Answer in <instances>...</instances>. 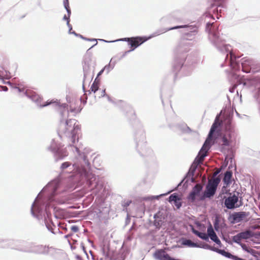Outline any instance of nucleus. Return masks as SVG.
<instances>
[{
  "mask_svg": "<svg viewBox=\"0 0 260 260\" xmlns=\"http://www.w3.org/2000/svg\"><path fill=\"white\" fill-rule=\"evenodd\" d=\"M172 204H173L178 209H180L182 205V202L180 198Z\"/></svg>",
  "mask_w": 260,
  "mask_h": 260,
  "instance_id": "obj_47",
  "label": "nucleus"
},
{
  "mask_svg": "<svg viewBox=\"0 0 260 260\" xmlns=\"http://www.w3.org/2000/svg\"><path fill=\"white\" fill-rule=\"evenodd\" d=\"M71 230L73 233H77L79 231V229L78 226L76 225H73L71 226Z\"/></svg>",
  "mask_w": 260,
  "mask_h": 260,
  "instance_id": "obj_51",
  "label": "nucleus"
},
{
  "mask_svg": "<svg viewBox=\"0 0 260 260\" xmlns=\"http://www.w3.org/2000/svg\"><path fill=\"white\" fill-rule=\"evenodd\" d=\"M237 86H232L230 87L229 89V90L231 93H234L235 92V89Z\"/></svg>",
  "mask_w": 260,
  "mask_h": 260,
  "instance_id": "obj_62",
  "label": "nucleus"
},
{
  "mask_svg": "<svg viewBox=\"0 0 260 260\" xmlns=\"http://www.w3.org/2000/svg\"><path fill=\"white\" fill-rule=\"evenodd\" d=\"M56 249L52 247L44 245H36L34 243L32 250L29 251L31 253L37 254L50 255L53 256L55 255Z\"/></svg>",
  "mask_w": 260,
  "mask_h": 260,
  "instance_id": "obj_17",
  "label": "nucleus"
},
{
  "mask_svg": "<svg viewBox=\"0 0 260 260\" xmlns=\"http://www.w3.org/2000/svg\"><path fill=\"white\" fill-rule=\"evenodd\" d=\"M211 246L210 245L205 244V245H200V247H199L198 248H204V249H208V250H210L211 249Z\"/></svg>",
  "mask_w": 260,
  "mask_h": 260,
  "instance_id": "obj_53",
  "label": "nucleus"
},
{
  "mask_svg": "<svg viewBox=\"0 0 260 260\" xmlns=\"http://www.w3.org/2000/svg\"><path fill=\"white\" fill-rule=\"evenodd\" d=\"M210 239L212 241L214 242L219 247H222V244L220 240L217 237V235H216V236H213Z\"/></svg>",
  "mask_w": 260,
  "mask_h": 260,
  "instance_id": "obj_42",
  "label": "nucleus"
},
{
  "mask_svg": "<svg viewBox=\"0 0 260 260\" xmlns=\"http://www.w3.org/2000/svg\"><path fill=\"white\" fill-rule=\"evenodd\" d=\"M63 4L64 8L67 11L68 16L70 17L71 15V10L70 7L69 0H63Z\"/></svg>",
  "mask_w": 260,
  "mask_h": 260,
  "instance_id": "obj_36",
  "label": "nucleus"
},
{
  "mask_svg": "<svg viewBox=\"0 0 260 260\" xmlns=\"http://www.w3.org/2000/svg\"><path fill=\"white\" fill-rule=\"evenodd\" d=\"M102 252L103 255L105 256V260H117V257L116 255L115 252L111 250L109 247L106 248L103 247L102 248Z\"/></svg>",
  "mask_w": 260,
  "mask_h": 260,
  "instance_id": "obj_24",
  "label": "nucleus"
},
{
  "mask_svg": "<svg viewBox=\"0 0 260 260\" xmlns=\"http://www.w3.org/2000/svg\"><path fill=\"white\" fill-rule=\"evenodd\" d=\"M191 47V43L185 40L181 39L178 43L175 50L176 56L173 65V71L174 72V79L180 72H183L182 75L187 76L190 74L191 69L184 66V63L186 58V56L184 53L189 51Z\"/></svg>",
  "mask_w": 260,
  "mask_h": 260,
  "instance_id": "obj_4",
  "label": "nucleus"
},
{
  "mask_svg": "<svg viewBox=\"0 0 260 260\" xmlns=\"http://www.w3.org/2000/svg\"><path fill=\"white\" fill-rule=\"evenodd\" d=\"M217 119V117H215V119L211 126V128L207 136L206 140L204 142L200 150L198 152V155H197L194 160L191 164L188 170V174H187V175L190 174H191V175H192L193 174H194L198 168L199 165L201 162V160L204 159L205 157L207 156V152L211 147V145L210 144L209 141L212 139L213 135L218 127V124L216 123Z\"/></svg>",
  "mask_w": 260,
  "mask_h": 260,
  "instance_id": "obj_7",
  "label": "nucleus"
},
{
  "mask_svg": "<svg viewBox=\"0 0 260 260\" xmlns=\"http://www.w3.org/2000/svg\"><path fill=\"white\" fill-rule=\"evenodd\" d=\"M249 215L248 212L240 211L234 212L229 215L228 219L232 224L238 223L243 221Z\"/></svg>",
  "mask_w": 260,
  "mask_h": 260,
  "instance_id": "obj_21",
  "label": "nucleus"
},
{
  "mask_svg": "<svg viewBox=\"0 0 260 260\" xmlns=\"http://www.w3.org/2000/svg\"><path fill=\"white\" fill-rule=\"evenodd\" d=\"M15 88L17 89L19 93H22L23 95L26 96L28 99H30L32 101L35 102L37 105V106L41 108L47 107L51 104L54 103L55 105L58 106L60 109V123H62L63 120V111L66 110L68 106L67 104L63 103L61 104L59 102V101L56 100L55 101H53V100L50 101H47L43 104H41V102L42 100V98L40 95L36 93L35 91L28 89H25L24 88H20L18 87H15Z\"/></svg>",
  "mask_w": 260,
  "mask_h": 260,
  "instance_id": "obj_8",
  "label": "nucleus"
},
{
  "mask_svg": "<svg viewBox=\"0 0 260 260\" xmlns=\"http://www.w3.org/2000/svg\"><path fill=\"white\" fill-rule=\"evenodd\" d=\"M92 64V60L90 58H85L83 59L82 66L84 81L88 80L91 81L92 80L94 76L93 71L94 67Z\"/></svg>",
  "mask_w": 260,
  "mask_h": 260,
  "instance_id": "obj_16",
  "label": "nucleus"
},
{
  "mask_svg": "<svg viewBox=\"0 0 260 260\" xmlns=\"http://www.w3.org/2000/svg\"><path fill=\"white\" fill-rule=\"evenodd\" d=\"M135 124L133 136L136 151L142 157H153V150L147 146L145 132L142 124L136 120Z\"/></svg>",
  "mask_w": 260,
  "mask_h": 260,
  "instance_id": "obj_5",
  "label": "nucleus"
},
{
  "mask_svg": "<svg viewBox=\"0 0 260 260\" xmlns=\"http://www.w3.org/2000/svg\"><path fill=\"white\" fill-rule=\"evenodd\" d=\"M1 90L4 91H7L8 90V88L7 86H0Z\"/></svg>",
  "mask_w": 260,
  "mask_h": 260,
  "instance_id": "obj_63",
  "label": "nucleus"
},
{
  "mask_svg": "<svg viewBox=\"0 0 260 260\" xmlns=\"http://www.w3.org/2000/svg\"><path fill=\"white\" fill-rule=\"evenodd\" d=\"M221 239L225 241L226 242L228 243L229 244H232V242H231L230 240V237L229 236H228V237H225L224 236H222L221 237Z\"/></svg>",
  "mask_w": 260,
  "mask_h": 260,
  "instance_id": "obj_54",
  "label": "nucleus"
},
{
  "mask_svg": "<svg viewBox=\"0 0 260 260\" xmlns=\"http://www.w3.org/2000/svg\"><path fill=\"white\" fill-rule=\"evenodd\" d=\"M102 204H101L100 206L99 207V209H98V212L96 213L97 216L100 217L102 216V214L103 213V211H104L106 213L109 212V209L108 208L105 207L104 209L103 207H101Z\"/></svg>",
  "mask_w": 260,
  "mask_h": 260,
  "instance_id": "obj_39",
  "label": "nucleus"
},
{
  "mask_svg": "<svg viewBox=\"0 0 260 260\" xmlns=\"http://www.w3.org/2000/svg\"><path fill=\"white\" fill-rule=\"evenodd\" d=\"M113 58L111 59L110 60L109 63L107 65H106L103 69L104 70V72L105 71L106 74L108 75L114 68L116 62V61H112Z\"/></svg>",
  "mask_w": 260,
  "mask_h": 260,
  "instance_id": "obj_33",
  "label": "nucleus"
},
{
  "mask_svg": "<svg viewBox=\"0 0 260 260\" xmlns=\"http://www.w3.org/2000/svg\"><path fill=\"white\" fill-rule=\"evenodd\" d=\"M252 96L257 103L258 109L260 110V77L259 76H253L248 79Z\"/></svg>",
  "mask_w": 260,
  "mask_h": 260,
  "instance_id": "obj_15",
  "label": "nucleus"
},
{
  "mask_svg": "<svg viewBox=\"0 0 260 260\" xmlns=\"http://www.w3.org/2000/svg\"><path fill=\"white\" fill-rule=\"evenodd\" d=\"M62 19L67 21V24H68V22H69V23L70 22V17L68 16V15L66 14L64 15Z\"/></svg>",
  "mask_w": 260,
  "mask_h": 260,
  "instance_id": "obj_57",
  "label": "nucleus"
},
{
  "mask_svg": "<svg viewBox=\"0 0 260 260\" xmlns=\"http://www.w3.org/2000/svg\"><path fill=\"white\" fill-rule=\"evenodd\" d=\"M179 243L181 244V246H187L188 247H199L200 245L197 243L192 242L189 239L186 238H181L179 240Z\"/></svg>",
  "mask_w": 260,
  "mask_h": 260,
  "instance_id": "obj_30",
  "label": "nucleus"
},
{
  "mask_svg": "<svg viewBox=\"0 0 260 260\" xmlns=\"http://www.w3.org/2000/svg\"><path fill=\"white\" fill-rule=\"evenodd\" d=\"M33 246V243L24 242V244L21 247H18L15 249L21 252L31 253L29 251L32 250Z\"/></svg>",
  "mask_w": 260,
  "mask_h": 260,
  "instance_id": "obj_32",
  "label": "nucleus"
},
{
  "mask_svg": "<svg viewBox=\"0 0 260 260\" xmlns=\"http://www.w3.org/2000/svg\"><path fill=\"white\" fill-rule=\"evenodd\" d=\"M218 254L221 255L222 256L228 258L229 259H232L234 255L232 254L231 252H230L228 251H225L224 249H220Z\"/></svg>",
  "mask_w": 260,
  "mask_h": 260,
  "instance_id": "obj_34",
  "label": "nucleus"
},
{
  "mask_svg": "<svg viewBox=\"0 0 260 260\" xmlns=\"http://www.w3.org/2000/svg\"><path fill=\"white\" fill-rule=\"evenodd\" d=\"M221 179L219 177L209 180L204 192L201 195L200 201H203L207 199H212L216 194L218 185Z\"/></svg>",
  "mask_w": 260,
  "mask_h": 260,
  "instance_id": "obj_12",
  "label": "nucleus"
},
{
  "mask_svg": "<svg viewBox=\"0 0 260 260\" xmlns=\"http://www.w3.org/2000/svg\"><path fill=\"white\" fill-rule=\"evenodd\" d=\"M156 37V36H153V33L151 34L150 36L148 37V38H144L143 41H141V42H138V43H136L134 44L129 43L128 46L131 47V49L127 51H125L124 52L127 54L128 53H130L132 51H133L135 50L137 48H138L139 46L141 45L143 43H145L148 40Z\"/></svg>",
  "mask_w": 260,
  "mask_h": 260,
  "instance_id": "obj_27",
  "label": "nucleus"
},
{
  "mask_svg": "<svg viewBox=\"0 0 260 260\" xmlns=\"http://www.w3.org/2000/svg\"><path fill=\"white\" fill-rule=\"evenodd\" d=\"M169 128L174 132L180 131L183 134H190L191 133H197L196 131H192L187 125L184 123H179L175 124L170 123L168 124Z\"/></svg>",
  "mask_w": 260,
  "mask_h": 260,
  "instance_id": "obj_19",
  "label": "nucleus"
},
{
  "mask_svg": "<svg viewBox=\"0 0 260 260\" xmlns=\"http://www.w3.org/2000/svg\"><path fill=\"white\" fill-rule=\"evenodd\" d=\"M100 79L99 78V77H96V78L94 79V81H93V82L92 83L100 85Z\"/></svg>",
  "mask_w": 260,
  "mask_h": 260,
  "instance_id": "obj_59",
  "label": "nucleus"
},
{
  "mask_svg": "<svg viewBox=\"0 0 260 260\" xmlns=\"http://www.w3.org/2000/svg\"><path fill=\"white\" fill-rule=\"evenodd\" d=\"M179 198V197L178 194L177 193H174L173 194H171L169 197L168 199V202L172 204L175 201H176L177 200H178Z\"/></svg>",
  "mask_w": 260,
  "mask_h": 260,
  "instance_id": "obj_37",
  "label": "nucleus"
},
{
  "mask_svg": "<svg viewBox=\"0 0 260 260\" xmlns=\"http://www.w3.org/2000/svg\"><path fill=\"white\" fill-rule=\"evenodd\" d=\"M59 122L60 127L62 124L64 126L63 130V134L66 137L71 139L73 144H75L76 140L78 141V139H76V138L78 135V131L80 129V125L76 124L77 120L75 119L65 120V117H64L63 122L62 123H60V121Z\"/></svg>",
  "mask_w": 260,
  "mask_h": 260,
  "instance_id": "obj_11",
  "label": "nucleus"
},
{
  "mask_svg": "<svg viewBox=\"0 0 260 260\" xmlns=\"http://www.w3.org/2000/svg\"><path fill=\"white\" fill-rule=\"evenodd\" d=\"M68 108V107H67ZM67 110V116L68 117L69 116V112H71V113H76V108H70V111H69L68 110V108L66 109V110L65 111H63V119H64V113ZM64 121V120H63ZM63 121L62 122V123L63 122Z\"/></svg>",
  "mask_w": 260,
  "mask_h": 260,
  "instance_id": "obj_49",
  "label": "nucleus"
},
{
  "mask_svg": "<svg viewBox=\"0 0 260 260\" xmlns=\"http://www.w3.org/2000/svg\"><path fill=\"white\" fill-rule=\"evenodd\" d=\"M239 235L240 236L242 239L247 240L252 237L258 239L260 238V232H257L256 233H254L250 231H245L239 233Z\"/></svg>",
  "mask_w": 260,
  "mask_h": 260,
  "instance_id": "obj_26",
  "label": "nucleus"
},
{
  "mask_svg": "<svg viewBox=\"0 0 260 260\" xmlns=\"http://www.w3.org/2000/svg\"><path fill=\"white\" fill-rule=\"evenodd\" d=\"M233 172L231 170H227L224 174L222 182L224 185L229 186L232 182Z\"/></svg>",
  "mask_w": 260,
  "mask_h": 260,
  "instance_id": "obj_31",
  "label": "nucleus"
},
{
  "mask_svg": "<svg viewBox=\"0 0 260 260\" xmlns=\"http://www.w3.org/2000/svg\"><path fill=\"white\" fill-rule=\"evenodd\" d=\"M188 174V172L185 174L183 179L181 180V181L178 184L177 187H179L183 183V187L184 188H186L188 186V185L191 183H193L194 182L195 180L193 178V176L194 174H193L192 175L191 174H189L187 175Z\"/></svg>",
  "mask_w": 260,
  "mask_h": 260,
  "instance_id": "obj_25",
  "label": "nucleus"
},
{
  "mask_svg": "<svg viewBox=\"0 0 260 260\" xmlns=\"http://www.w3.org/2000/svg\"><path fill=\"white\" fill-rule=\"evenodd\" d=\"M7 242V241L6 240H3V239H0V247H2V248H7V247H10V246L8 245V243L6 244L5 245L3 244V243H6ZM11 242H10L9 243V244Z\"/></svg>",
  "mask_w": 260,
  "mask_h": 260,
  "instance_id": "obj_50",
  "label": "nucleus"
},
{
  "mask_svg": "<svg viewBox=\"0 0 260 260\" xmlns=\"http://www.w3.org/2000/svg\"><path fill=\"white\" fill-rule=\"evenodd\" d=\"M47 149L53 153L56 161L62 160L68 155L66 148H63L60 144H57L53 139L52 140L50 146L48 147Z\"/></svg>",
  "mask_w": 260,
  "mask_h": 260,
  "instance_id": "obj_14",
  "label": "nucleus"
},
{
  "mask_svg": "<svg viewBox=\"0 0 260 260\" xmlns=\"http://www.w3.org/2000/svg\"><path fill=\"white\" fill-rule=\"evenodd\" d=\"M127 251H123L120 253L119 255L117 257V259L118 260H124L126 258V254H127Z\"/></svg>",
  "mask_w": 260,
  "mask_h": 260,
  "instance_id": "obj_48",
  "label": "nucleus"
},
{
  "mask_svg": "<svg viewBox=\"0 0 260 260\" xmlns=\"http://www.w3.org/2000/svg\"><path fill=\"white\" fill-rule=\"evenodd\" d=\"M219 115H217V117L216 123L218 127L214 133L219 135V131L218 129L220 128L221 131V140L222 142V146L220 148V151L222 152L224 149V147H229L231 146L233 142V138L235 134V125L233 122L232 118L229 117L224 120L219 122L218 119Z\"/></svg>",
  "mask_w": 260,
  "mask_h": 260,
  "instance_id": "obj_6",
  "label": "nucleus"
},
{
  "mask_svg": "<svg viewBox=\"0 0 260 260\" xmlns=\"http://www.w3.org/2000/svg\"><path fill=\"white\" fill-rule=\"evenodd\" d=\"M219 250H220V249H218V248H216L215 247H213V246H211V249L210 250L214 251V252H215L218 253Z\"/></svg>",
  "mask_w": 260,
  "mask_h": 260,
  "instance_id": "obj_58",
  "label": "nucleus"
},
{
  "mask_svg": "<svg viewBox=\"0 0 260 260\" xmlns=\"http://www.w3.org/2000/svg\"><path fill=\"white\" fill-rule=\"evenodd\" d=\"M86 41H89V42H96L94 44H93L92 46H91L87 50V52H88L89 50H90L91 48H92L93 47H94V46H95L98 44V42H98V39H97L87 38V39H86Z\"/></svg>",
  "mask_w": 260,
  "mask_h": 260,
  "instance_id": "obj_46",
  "label": "nucleus"
},
{
  "mask_svg": "<svg viewBox=\"0 0 260 260\" xmlns=\"http://www.w3.org/2000/svg\"><path fill=\"white\" fill-rule=\"evenodd\" d=\"M78 154L77 160L73 164L65 161L61 164L60 169L61 171L69 168L71 174L69 178L72 183L80 186L85 183L90 188L92 194L97 195L104 187V182L102 178L92 174L91 165L84 152H81L77 147H75Z\"/></svg>",
  "mask_w": 260,
  "mask_h": 260,
  "instance_id": "obj_2",
  "label": "nucleus"
},
{
  "mask_svg": "<svg viewBox=\"0 0 260 260\" xmlns=\"http://www.w3.org/2000/svg\"><path fill=\"white\" fill-rule=\"evenodd\" d=\"M224 167H222L221 168H220L219 169H218L217 171H216L214 173V175H213L214 177L213 178L217 177L216 176L222 171V170L224 169Z\"/></svg>",
  "mask_w": 260,
  "mask_h": 260,
  "instance_id": "obj_55",
  "label": "nucleus"
},
{
  "mask_svg": "<svg viewBox=\"0 0 260 260\" xmlns=\"http://www.w3.org/2000/svg\"><path fill=\"white\" fill-rule=\"evenodd\" d=\"M206 31L208 34V38L212 44L221 53L226 54L224 63L220 64L223 68L226 64L232 72L240 71L241 67L243 72L245 73H256L260 71V66L254 60L244 57L241 62L238 60L239 57L232 51V46L226 43V36L220 34L218 27L214 22H208L206 25Z\"/></svg>",
  "mask_w": 260,
  "mask_h": 260,
  "instance_id": "obj_1",
  "label": "nucleus"
},
{
  "mask_svg": "<svg viewBox=\"0 0 260 260\" xmlns=\"http://www.w3.org/2000/svg\"><path fill=\"white\" fill-rule=\"evenodd\" d=\"M61 186V181L59 177L49 182L41 191L46 192L47 195L44 199L36 206V212L33 209L35 202L31 205L30 209L31 215L39 220L44 218L46 228L54 235L57 234V232L55 231L56 226L52 221L50 209L52 207L53 204H63L66 203L65 200L58 196L63 191V189H60Z\"/></svg>",
  "mask_w": 260,
  "mask_h": 260,
  "instance_id": "obj_3",
  "label": "nucleus"
},
{
  "mask_svg": "<svg viewBox=\"0 0 260 260\" xmlns=\"http://www.w3.org/2000/svg\"><path fill=\"white\" fill-rule=\"evenodd\" d=\"M240 245L241 246L242 249L243 250H244L245 251H246V252H247L248 253H252V251H253V250L251 249L246 244L241 243V245Z\"/></svg>",
  "mask_w": 260,
  "mask_h": 260,
  "instance_id": "obj_45",
  "label": "nucleus"
},
{
  "mask_svg": "<svg viewBox=\"0 0 260 260\" xmlns=\"http://www.w3.org/2000/svg\"><path fill=\"white\" fill-rule=\"evenodd\" d=\"M80 245H81V247L82 249V250L83 251L84 253L85 254V255L87 256V258L89 259V256L87 254V252L86 250V248L84 246V244L83 242H81V244H80Z\"/></svg>",
  "mask_w": 260,
  "mask_h": 260,
  "instance_id": "obj_52",
  "label": "nucleus"
},
{
  "mask_svg": "<svg viewBox=\"0 0 260 260\" xmlns=\"http://www.w3.org/2000/svg\"><path fill=\"white\" fill-rule=\"evenodd\" d=\"M153 224L155 227L156 231L160 230L162 225L165 222V213L164 211H158L153 215Z\"/></svg>",
  "mask_w": 260,
  "mask_h": 260,
  "instance_id": "obj_20",
  "label": "nucleus"
},
{
  "mask_svg": "<svg viewBox=\"0 0 260 260\" xmlns=\"http://www.w3.org/2000/svg\"><path fill=\"white\" fill-rule=\"evenodd\" d=\"M130 222H131V218L129 217H128V216H127V217L125 219V225H128L130 223Z\"/></svg>",
  "mask_w": 260,
  "mask_h": 260,
  "instance_id": "obj_64",
  "label": "nucleus"
},
{
  "mask_svg": "<svg viewBox=\"0 0 260 260\" xmlns=\"http://www.w3.org/2000/svg\"><path fill=\"white\" fill-rule=\"evenodd\" d=\"M132 201L129 200H123L121 201V206L123 208V210H127V208L132 203Z\"/></svg>",
  "mask_w": 260,
  "mask_h": 260,
  "instance_id": "obj_38",
  "label": "nucleus"
},
{
  "mask_svg": "<svg viewBox=\"0 0 260 260\" xmlns=\"http://www.w3.org/2000/svg\"><path fill=\"white\" fill-rule=\"evenodd\" d=\"M144 38H148V37L136 36L131 38H123L111 41V42H116L119 41L127 42V44L128 45L129 43L134 44L136 43H138V42H141V41H143Z\"/></svg>",
  "mask_w": 260,
  "mask_h": 260,
  "instance_id": "obj_23",
  "label": "nucleus"
},
{
  "mask_svg": "<svg viewBox=\"0 0 260 260\" xmlns=\"http://www.w3.org/2000/svg\"><path fill=\"white\" fill-rule=\"evenodd\" d=\"M153 257L156 260H181L174 257H172L162 249H157L153 253Z\"/></svg>",
  "mask_w": 260,
  "mask_h": 260,
  "instance_id": "obj_22",
  "label": "nucleus"
},
{
  "mask_svg": "<svg viewBox=\"0 0 260 260\" xmlns=\"http://www.w3.org/2000/svg\"><path fill=\"white\" fill-rule=\"evenodd\" d=\"M198 237L202 240L209 241L208 236L205 232H200L198 234Z\"/></svg>",
  "mask_w": 260,
  "mask_h": 260,
  "instance_id": "obj_44",
  "label": "nucleus"
},
{
  "mask_svg": "<svg viewBox=\"0 0 260 260\" xmlns=\"http://www.w3.org/2000/svg\"><path fill=\"white\" fill-rule=\"evenodd\" d=\"M170 191H168L167 193H162L157 196H148L146 197H139L136 199V200L141 203L143 201H152L154 200H158L160 197H163L166 194L169 193Z\"/></svg>",
  "mask_w": 260,
  "mask_h": 260,
  "instance_id": "obj_29",
  "label": "nucleus"
},
{
  "mask_svg": "<svg viewBox=\"0 0 260 260\" xmlns=\"http://www.w3.org/2000/svg\"><path fill=\"white\" fill-rule=\"evenodd\" d=\"M207 233H208V236L210 238L212 237L213 236H216V234L215 233L212 225L211 224L210 222L209 223V224L207 227Z\"/></svg>",
  "mask_w": 260,
  "mask_h": 260,
  "instance_id": "obj_35",
  "label": "nucleus"
},
{
  "mask_svg": "<svg viewBox=\"0 0 260 260\" xmlns=\"http://www.w3.org/2000/svg\"><path fill=\"white\" fill-rule=\"evenodd\" d=\"M219 196L221 197L223 206L229 210H234L242 206V199L239 200L238 192H229L228 190L222 188Z\"/></svg>",
  "mask_w": 260,
  "mask_h": 260,
  "instance_id": "obj_10",
  "label": "nucleus"
},
{
  "mask_svg": "<svg viewBox=\"0 0 260 260\" xmlns=\"http://www.w3.org/2000/svg\"><path fill=\"white\" fill-rule=\"evenodd\" d=\"M220 222V220L218 217H216L213 220V225L214 228V230L216 232H219V223Z\"/></svg>",
  "mask_w": 260,
  "mask_h": 260,
  "instance_id": "obj_40",
  "label": "nucleus"
},
{
  "mask_svg": "<svg viewBox=\"0 0 260 260\" xmlns=\"http://www.w3.org/2000/svg\"><path fill=\"white\" fill-rule=\"evenodd\" d=\"M232 75L233 77L235 78V79L237 81H238L240 78L239 76L236 73H232Z\"/></svg>",
  "mask_w": 260,
  "mask_h": 260,
  "instance_id": "obj_61",
  "label": "nucleus"
},
{
  "mask_svg": "<svg viewBox=\"0 0 260 260\" xmlns=\"http://www.w3.org/2000/svg\"><path fill=\"white\" fill-rule=\"evenodd\" d=\"M203 189V186L200 184L195 185L186 197L187 201L191 203H194L197 201V198L199 197L200 201L201 191Z\"/></svg>",
  "mask_w": 260,
  "mask_h": 260,
  "instance_id": "obj_18",
  "label": "nucleus"
},
{
  "mask_svg": "<svg viewBox=\"0 0 260 260\" xmlns=\"http://www.w3.org/2000/svg\"><path fill=\"white\" fill-rule=\"evenodd\" d=\"M226 0H212L210 6L208 8L207 11L205 13L204 16L206 17H209L215 19L213 16L215 15L216 18L219 19L221 17L219 14V12L221 13L222 8H225V2Z\"/></svg>",
  "mask_w": 260,
  "mask_h": 260,
  "instance_id": "obj_13",
  "label": "nucleus"
},
{
  "mask_svg": "<svg viewBox=\"0 0 260 260\" xmlns=\"http://www.w3.org/2000/svg\"><path fill=\"white\" fill-rule=\"evenodd\" d=\"M164 19H167L170 23H173L174 22H180L182 21L180 13L178 11L172 13Z\"/></svg>",
  "mask_w": 260,
  "mask_h": 260,
  "instance_id": "obj_28",
  "label": "nucleus"
},
{
  "mask_svg": "<svg viewBox=\"0 0 260 260\" xmlns=\"http://www.w3.org/2000/svg\"><path fill=\"white\" fill-rule=\"evenodd\" d=\"M241 239H242L241 238L239 235V233L232 237L233 242L235 243L238 244L239 245H241Z\"/></svg>",
  "mask_w": 260,
  "mask_h": 260,
  "instance_id": "obj_41",
  "label": "nucleus"
},
{
  "mask_svg": "<svg viewBox=\"0 0 260 260\" xmlns=\"http://www.w3.org/2000/svg\"><path fill=\"white\" fill-rule=\"evenodd\" d=\"M179 29L182 34V39L185 41H192L199 32V26L196 24L178 25L170 27L164 28L153 32V36H158L167 31Z\"/></svg>",
  "mask_w": 260,
  "mask_h": 260,
  "instance_id": "obj_9",
  "label": "nucleus"
},
{
  "mask_svg": "<svg viewBox=\"0 0 260 260\" xmlns=\"http://www.w3.org/2000/svg\"><path fill=\"white\" fill-rule=\"evenodd\" d=\"M67 25L68 26V27L69 28L68 33L69 34H71V32H72V31H73L72 30L73 27H72V25L70 23H69V22H68V24H67Z\"/></svg>",
  "mask_w": 260,
  "mask_h": 260,
  "instance_id": "obj_56",
  "label": "nucleus"
},
{
  "mask_svg": "<svg viewBox=\"0 0 260 260\" xmlns=\"http://www.w3.org/2000/svg\"><path fill=\"white\" fill-rule=\"evenodd\" d=\"M99 85L98 84H92L88 92L89 94L91 93V92H93V93H95L99 89Z\"/></svg>",
  "mask_w": 260,
  "mask_h": 260,
  "instance_id": "obj_43",
  "label": "nucleus"
},
{
  "mask_svg": "<svg viewBox=\"0 0 260 260\" xmlns=\"http://www.w3.org/2000/svg\"><path fill=\"white\" fill-rule=\"evenodd\" d=\"M233 260H246V259L239 257L238 255H234Z\"/></svg>",
  "mask_w": 260,
  "mask_h": 260,
  "instance_id": "obj_60",
  "label": "nucleus"
}]
</instances>
